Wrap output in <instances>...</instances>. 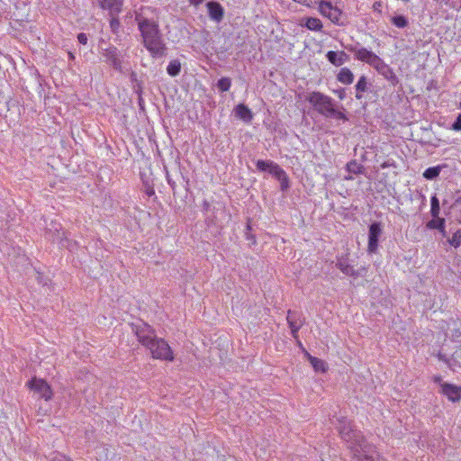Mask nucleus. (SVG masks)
I'll use <instances>...</instances> for the list:
<instances>
[{
	"label": "nucleus",
	"instance_id": "nucleus-7",
	"mask_svg": "<svg viewBox=\"0 0 461 461\" xmlns=\"http://www.w3.org/2000/svg\"><path fill=\"white\" fill-rule=\"evenodd\" d=\"M306 100L319 113L325 116H328L329 111H332V105L334 104L331 97L319 91L310 93Z\"/></svg>",
	"mask_w": 461,
	"mask_h": 461
},
{
	"label": "nucleus",
	"instance_id": "nucleus-18",
	"mask_svg": "<svg viewBox=\"0 0 461 461\" xmlns=\"http://www.w3.org/2000/svg\"><path fill=\"white\" fill-rule=\"evenodd\" d=\"M305 356L308 357L311 365L316 372L326 373L328 371V365L325 361L316 357L310 355L309 352L304 351Z\"/></svg>",
	"mask_w": 461,
	"mask_h": 461
},
{
	"label": "nucleus",
	"instance_id": "nucleus-30",
	"mask_svg": "<svg viewBox=\"0 0 461 461\" xmlns=\"http://www.w3.org/2000/svg\"><path fill=\"white\" fill-rule=\"evenodd\" d=\"M328 116H332L337 120L348 121V116L342 112L336 110L334 104L332 105V111H329Z\"/></svg>",
	"mask_w": 461,
	"mask_h": 461
},
{
	"label": "nucleus",
	"instance_id": "nucleus-14",
	"mask_svg": "<svg viewBox=\"0 0 461 461\" xmlns=\"http://www.w3.org/2000/svg\"><path fill=\"white\" fill-rule=\"evenodd\" d=\"M103 56L105 58V61L113 67L115 69H121L122 61L118 56V50L114 46H109L103 50Z\"/></svg>",
	"mask_w": 461,
	"mask_h": 461
},
{
	"label": "nucleus",
	"instance_id": "nucleus-13",
	"mask_svg": "<svg viewBox=\"0 0 461 461\" xmlns=\"http://www.w3.org/2000/svg\"><path fill=\"white\" fill-rule=\"evenodd\" d=\"M124 0H97L99 6L109 12L111 16L118 15L122 10Z\"/></svg>",
	"mask_w": 461,
	"mask_h": 461
},
{
	"label": "nucleus",
	"instance_id": "nucleus-23",
	"mask_svg": "<svg viewBox=\"0 0 461 461\" xmlns=\"http://www.w3.org/2000/svg\"><path fill=\"white\" fill-rule=\"evenodd\" d=\"M356 98L360 100L363 97V93H365L367 90V78L366 76H361L356 86Z\"/></svg>",
	"mask_w": 461,
	"mask_h": 461
},
{
	"label": "nucleus",
	"instance_id": "nucleus-19",
	"mask_svg": "<svg viewBox=\"0 0 461 461\" xmlns=\"http://www.w3.org/2000/svg\"><path fill=\"white\" fill-rule=\"evenodd\" d=\"M337 80L344 85H350L354 81V74L348 68H342L337 74Z\"/></svg>",
	"mask_w": 461,
	"mask_h": 461
},
{
	"label": "nucleus",
	"instance_id": "nucleus-35",
	"mask_svg": "<svg viewBox=\"0 0 461 461\" xmlns=\"http://www.w3.org/2000/svg\"><path fill=\"white\" fill-rule=\"evenodd\" d=\"M451 130L455 131H461V113L458 114L456 122L452 124Z\"/></svg>",
	"mask_w": 461,
	"mask_h": 461
},
{
	"label": "nucleus",
	"instance_id": "nucleus-20",
	"mask_svg": "<svg viewBox=\"0 0 461 461\" xmlns=\"http://www.w3.org/2000/svg\"><path fill=\"white\" fill-rule=\"evenodd\" d=\"M304 26L310 31L321 32L323 28V23L317 17H306L304 19Z\"/></svg>",
	"mask_w": 461,
	"mask_h": 461
},
{
	"label": "nucleus",
	"instance_id": "nucleus-39",
	"mask_svg": "<svg viewBox=\"0 0 461 461\" xmlns=\"http://www.w3.org/2000/svg\"><path fill=\"white\" fill-rule=\"evenodd\" d=\"M383 5L381 2L376 1L373 4V10L375 12L382 13Z\"/></svg>",
	"mask_w": 461,
	"mask_h": 461
},
{
	"label": "nucleus",
	"instance_id": "nucleus-22",
	"mask_svg": "<svg viewBox=\"0 0 461 461\" xmlns=\"http://www.w3.org/2000/svg\"><path fill=\"white\" fill-rule=\"evenodd\" d=\"M292 313L293 312L291 310H289L287 312L286 321H287V323L289 325V328L291 330V333H292L294 339H298V331L302 328L303 323L302 322L297 323L295 321H294V319L292 317Z\"/></svg>",
	"mask_w": 461,
	"mask_h": 461
},
{
	"label": "nucleus",
	"instance_id": "nucleus-24",
	"mask_svg": "<svg viewBox=\"0 0 461 461\" xmlns=\"http://www.w3.org/2000/svg\"><path fill=\"white\" fill-rule=\"evenodd\" d=\"M181 64L177 59L171 60L167 68V72L171 77H176L180 73Z\"/></svg>",
	"mask_w": 461,
	"mask_h": 461
},
{
	"label": "nucleus",
	"instance_id": "nucleus-43",
	"mask_svg": "<svg viewBox=\"0 0 461 461\" xmlns=\"http://www.w3.org/2000/svg\"><path fill=\"white\" fill-rule=\"evenodd\" d=\"M296 340H297V343H298V347H300V348H303V344H302V342L299 340V339H296Z\"/></svg>",
	"mask_w": 461,
	"mask_h": 461
},
{
	"label": "nucleus",
	"instance_id": "nucleus-27",
	"mask_svg": "<svg viewBox=\"0 0 461 461\" xmlns=\"http://www.w3.org/2000/svg\"><path fill=\"white\" fill-rule=\"evenodd\" d=\"M440 173V167H428L423 172V177L429 180L436 178Z\"/></svg>",
	"mask_w": 461,
	"mask_h": 461
},
{
	"label": "nucleus",
	"instance_id": "nucleus-8",
	"mask_svg": "<svg viewBox=\"0 0 461 461\" xmlns=\"http://www.w3.org/2000/svg\"><path fill=\"white\" fill-rule=\"evenodd\" d=\"M350 454L354 461H384L377 452L375 446L367 442L351 450Z\"/></svg>",
	"mask_w": 461,
	"mask_h": 461
},
{
	"label": "nucleus",
	"instance_id": "nucleus-5",
	"mask_svg": "<svg viewBox=\"0 0 461 461\" xmlns=\"http://www.w3.org/2000/svg\"><path fill=\"white\" fill-rule=\"evenodd\" d=\"M146 348L153 359L166 362H173L175 360L172 348L163 338L157 337Z\"/></svg>",
	"mask_w": 461,
	"mask_h": 461
},
{
	"label": "nucleus",
	"instance_id": "nucleus-38",
	"mask_svg": "<svg viewBox=\"0 0 461 461\" xmlns=\"http://www.w3.org/2000/svg\"><path fill=\"white\" fill-rule=\"evenodd\" d=\"M144 193L148 195V196H155V190H154V187L152 185H147L145 186V189H144Z\"/></svg>",
	"mask_w": 461,
	"mask_h": 461
},
{
	"label": "nucleus",
	"instance_id": "nucleus-28",
	"mask_svg": "<svg viewBox=\"0 0 461 461\" xmlns=\"http://www.w3.org/2000/svg\"><path fill=\"white\" fill-rule=\"evenodd\" d=\"M391 22L397 28H405L408 25V20L403 15L393 16Z\"/></svg>",
	"mask_w": 461,
	"mask_h": 461
},
{
	"label": "nucleus",
	"instance_id": "nucleus-41",
	"mask_svg": "<svg viewBox=\"0 0 461 461\" xmlns=\"http://www.w3.org/2000/svg\"><path fill=\"white\" fill-rule=\"evenodd\" d=\"M433 381H434L435 383H438V384H442V383H441V381H442V377H441L440 375H436V376H434V377H433Z\"/></svg>",
	"mask_w": 461,
	"mask_h": 461
},
{
	"label": "nucleus",
	"instance_id": "nucleus-37",
	"mask_svg": "<svg viewBox=\"0 0 461 461\" xmlns=\"http://www.w3.org/2000/svg\"><path fill=\"white\" fill-rule=\"evenodd\" d=\"M77 40L81 44L86 45L87 43L88 38L86 33L80 32L77 35Z\"/></svg>",
	"mask_w": 461,
	"mask_h": 461
},
{
	"label": "nucleus",
	"instance_id": "nucleus-34",
	"mask_svg": "<svg viewBox=\"0 0 461 461\" xmlns=\"http://www.w3.org/2000/svg\"><path fill=\"white\" fill-rule=\"evenodd\" d=\"M110 26L113 32H116L120 27V21L115 15H113L110 20Z\"/></svg>",
	"mask_w": 461,
	"mask_h": 461
},
{
	"label": "nucleus",
	"instance_id": "nucleus-3",
	"mask_svg": "<svg viewBox=\"0 0 461 461\" xmlns=\"http://www.w3.org/2000/svg\"><path fill=\"white\" fill-rule=\"evenodd\" d=\"M337 430L341 439L347 444L349 452L366 442L361 431L355 429L352 421L347 418L339 420Z\"/></svg>",
	"mask_w": 461,
	"mask_h": 461
},
{
	"label": "nucleus",
	"instance_id": "nucleus-32",
	"mask_svg": "<svg viewBox=\"0 0 461 461\" xmlns=\"http://www.w3.org/2000/svg\"><path fill=\"white\" fill-rule=\"evenodd\" d=\"M348 170L354 174H361L363 172V167L356 161H351L347 165Z\"/></svg>",
	"mask_w": 461,
	"mask_h": 461
},
{
	"label": "nucleus",
	"instance_id": "nucleus-25",
	"mask_svg": "<svg viewBox=\"0 0 461 461\" xmlns=\"http://www.w3.org/2000/svg\"><path fill=\"white\" fill-rule=\"evenodd\" d=\"M429 229H437L444 236L446 235L445 230V220L443 218H439L438 220L429 221L427 224Z\"/></svg>",
	"mask_w": 461,
	"mask_h": 461
},
{
	"label": "nucleus",
	"instance_id": "nucleus-12",
	"mask_svg": "<svg viewBox=\"0 0 461 461\" xmlns=\"http://www.w3.org/2000/svg\"><path fill=\"white\" fill-rule=\"evenodd\" d=\"M440 393L452 402H456L461 400V386L443 383L441 384Z\"/></svg>",
	"mask_w": 461,
	"mask_h": 461
},
{
	"label": "nucleus",
	"instance_id": "nucleus-42",
	"mask_svg": "<svg viewBox=\"0 0 461 461\" xmlns=\"http://www.w3.org/2000/svg\"><path fill=\"white\" fill-rule=\"evenodd\" d=\"M68 58H69V59L74 60V59H75V55H74V53H73V52H71V51H68Z\"/></svg>",
	"mask_w": 461,
	"mask_h": 461
},
{
	"label": "nucleus",
	"instance_id": "nucleus-16",
	"mask_svg": "<svg viewBox=\"0 0 461 461\" xmlns=\"http://www.w3.org/2000/svg\"><path fill=\"white\" fill-rule=\"evenodd\" d=\"M326 58L329 60L330 63L336 67L342 66L344 63L348 62L349 59L348 55L343 51H334L330 50L326 54Z\"/></svg>",
	"mask_w": 461,
	"mask_h": 461
},
{
	"label": "nucleus",
	"instance_id": "nucleus-4",
	"mask_svg": "<svg viewBox=\"0 0 461 461\" xmlns=\"http://www.w3.org/2000/svg\"><path fill=\"white\" fill-rule=\"evenodd\" d=\"M318 12L335 25L344 24L343 6L339 0H320Z\"/></svg>",
	"mask_w": 461,
	"mask_h": 461
},
{
	"label": "nucleus",
	"instance_id": "nucleus-2",
	"mask_svg": "<svg viewBox=\"0 0 461 461\" xmlns=\"http://www.w3.org/2000/svg\"><path fill=\"white\" fill-rule=\"evenodd\" d=\"M348 50L354 54L356 59L366 63L375 68L380 75H382L393 86L398 84L399 80L395 73L378 55L366 48L350 47Z\"/></svg>",
	"mask_w": 461,
	"mask_h": 461
},
{
	"label": "nucleus",
	"instance_id": "nucleus-10",
	"mask_svg": "<svg viewBox=\"0 0 461 461\" xmlns=\"http://www.w3.org/2000/svg\"><path fill=\"white\" fill-rule=\"evenodd\" d=\"M131 330L144 348L149 346L157 338L155 330L145 322L132 324Z\"/></svg>",
	"mask_w": 461,
	"mask_h": 461
},
{
	"label": "nucleus",
	"instance_id": "nucleus-6",
	"mask_svg": "<svg viewBox=\"0 0 461 461\" xmlns=\"http://www.w3.org/2000/svg\"><path fill=\"white\" fill-rule=\"evenodd\" d=\"M257 169L259 171H267L274 176L281 185V189L286 190L289 187V178L285 171L276 162L272 160L259 159L256 163Z\"/></svg>",
	"mask_w": 461,
	"mask_h": 461
},
{
	"label": "nucleus",
	"instance_id": "nucleus-15",
	"mask_svg": "<svg viewBox=\"0 0 461 461\" xmlns=\"http://www.w3.org/2000/svg\"><path fill=\"white\" fill-rule=\"evenodd\" d=\"M209 17L217 23H220L224 16V9L218 2H208L206 4Z\"/></svg>",
	"mask_w": 461,
	"mask_h": 461
},
{
	"label": "nucleus",
	"instance_id": "nucleus-33",
	"mask_svg": "<svg viewBox=\"0 0 461 461\" xmlns=\"http://www.w3.org/2000/svg\"><path fill=\"white\" fill-rule=\"evenodd\" d=\"M50 461H72L71 458L66 455L61 453H54L52 456L50 457Z\"/></svg>",
	"mask_w": 461,
	"mask_h": 461
},
{
	"label": "nucleus",
	"instance_id": "nucleus-9",
	"mask_svg": "<svg viewBox=\"0 0 461 461\" xmlns=\"http://www.w3.org/2000/svg\"><path fill=\"white\" fill-rule=\"evenodd\" d=\"M26 386L45 402H50L53 398V390L50 384L42 378L34 376L27 382Z\"/></svg>",
	"mask_w": 461,
	"mask_h": 461
},
{
	"label": "nucleus",
	"instance_id": "nucleus-26",
	"mask_svg": "<svg viewBox=\"0 0 461 461\" xmlns=\"http://www.w3.org/2000/svg\"><path fill=\"white\" fill-rule=\"evenodd\" d=\"M449 245L455 249H457L461 246V229L456 230L451 238L447 240Z\"/></svg>",
	"mask_w": 461,
	"mask_h": 461
},
{
	"label": "nucleus",
	"instance_id": "nucleus-31",
	"mask_svg": "<svg viewBox=\"0 0 461 461\" xmlns=\"http://www.w3.org/2000/svg\"><path fill=\"white\" fill-rule=\"evenodd\" d=\"M217 86L221 92H226L230 88L231 81L228 77H222L218 81Z\"/></svg>",
	"mask_w": 461,
	"mask_h": 461
},
{
	"label": "nucleus",
	"instance_id": "nucleus-36",
	"mask_svg": "<svg viewBox=\"0 0 461 461\" xmlns=\"http://www.w3.org/2000/svg\"><path fill=\"white\" fill-rule=\"evenodd\" d=\"M333 93L339 97V100H344L346 97V91L344 88L334 90Z\"/></svg>",
	"mask_w": 461,
	"mask_h": 461
},
{
	"label": "nucleus",
	"instance_id": "nucleus-11",
	"mask_svg": "<svg viewBox=\"0 0 461 461\" xmlns=\"http://www.w3.org/2000/svg\"><path fill=\"white\" fill-rule=\"evenodd\" d=\"M383 232L380 222H373L368 229L367 251L370 254L375 253L379 246V237Z\"/></svg>",
	"mask_w": 461,
	"mask_h": 461
},
{
	"label": "nucleus",
	"instance_id": "nucleus-21",
	"mask_svg": "<svg viewBox=\"0 0 461 461\" xmlns=\"http://www.w3.org/2000/svg\"><path fill=\"white\" fill-rule=\"evenodd\" d=\"M337 267L345 275L349 276H357V271L351 267L346 258H339L337 262Z\"/></svg>",
	"mask_w": 461,
	"mask_h": 461
},
{
	"label": "nucleus",
	"instance_id": "nucleus-29",
	"mask_svg": "<svg viewBox=\"0 0 461 461\" xmlns=\"http://www.w3.org/2000/svg\"><path fill=\"white\" fill-rule=\"evenodd\" d=\"M439 202L436 196H432L430 200V212L433 217H438L439 214Z\"/></svg>",
	"mask_w": 461,
	"mask_h": 461
},
{
	"label": "nucleus",
	"instance_id": "nucleus-1",
	"mask_svg": "<svg viewBox=\"0 0 461 461\" xmlns=\"http://www.w3.org/2000/svg\"><path fill=\"white\" fill-rule=\"evenodd\" d=\"M143 44L153 58L166 55L167 46L163 41L158 23L140 16L136 17Z\"/></svg>",
	"mask_w": 461,
	"mask_h": 461
},
{
	"label": "nucleus",
	"instance_id": "nucleus-17",
	"mask_svg": "<svg viewBox=\"0 0 461 461\" xmlns=\"http://www.w3.org/2000/svg\"><path fill=\"white\" fill-rule=\"evenodd\" d=\"M235 116L245 122H250L253 120L251 110L243 104H239L234 109Z\"/></svg>",
	"mask_w": 461,
	"mask_h": 461
},
{
	"label": "nucleus",
	"instance_id": "nucleus-40",
	"mask_svg": "<svg viewBox=\"0 0 461 461\" xmlns=\"http://www.w3.org/2000/svg\"><path fill=\"white\" fill-rule=\"evenodd\" d=\"M192 5L197 6L201 5L204 0H188Z\"/></svg>",
	"mask_w": 461,
	"mask_h": 461
}]
</instances>
